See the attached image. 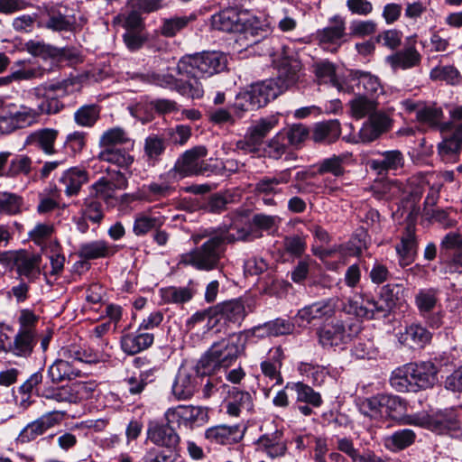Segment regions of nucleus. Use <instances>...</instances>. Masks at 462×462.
Here are the masks:
<instances>
[{"label":"nucleus","instance_id":"nucleus-1","mask_svg":"<svg viewBox=\"0 0 462 462\" xmlns=\"http://www.w3.org/2000/svg\"><path fill=\"white\" fill-rule=\"evenodd\" d=\"M254 236L245 228L237 229L236 234L222 228H206L192 236V241L200 245L180 256V263L190 265L199 271H213L222 267L221 261L225 256L226 244L236 241H251Z\"/></svg>","mask_w":462,"mask_h":462},{"label":"nucleus","instance_id":"nucleus-2","mask_svg":"<svg viewBox=\"0 0 462 462\" xmlns=\"http://www.w3.org/2000/svg\"><path fill=\"white\" fill-rule=\"evenodd\" d=\"M248 337L245 330L213 343L198 362L197 373L200 376L210 375L217 369L232 365L244 353Z\"/></svg>","mask_w":462,"mask_h":462},{"label":"nucleus","instance_id":"nucleus-3","mask_svg":"<svg viewBox=\"0 0 462 462\" xmlns=\"http://www.w3.org/2000/svg\"><path fill=\"white\" fill-rule=\"evenodd\" d=\"M60 355L61 358L48 368V375L54 383L79 377L82 374V365L100 361L97 354L91 349L76 345L61 348Z\"/></svg>","mask_w":462,"mask_h":462},{"label":"nucleus","instance_id":"nucleus-4","mask_svg":"<svg viewBox=\"0 0 462 462\" xmlns=\"http://www.w3.org/2000/svg\"><path fill=\"white\" fill-rule=\"evenodd\" d=\"M438 372L430 361L407 364L393 371L391 384L400 392L430 388L438 382Z\"/></svg>","mask_w":462,"mask_h":462},{"label":"nucleus","instance_id":"nucleus-5","mask_svg":"<svg viewBox=\"0 0 462 462\" xmlns=\"http://www.w3.org/2000/svg\"><path fill=\"white\" fill-rule=\"evenodd\" d=\"M226 57L217 51H204L182 57L177 65L180 75L189 78L191 82L200 78L211 77L226 68Z\"/></svg>","mask_w":462,"mask_h":462},{"label":"nucleus","instance_id":"nucleus-6","mask_svg":"<svg viewBox=\"0 0 462 462\" xmlns=\"http://www.w3.org/2000/svg\"><path fill=\"white\" fill-rule=\"evenodd\" d=\"M282 92V88L275 79H271L252 84L249 89L236 96L233 105L234 112L238 117H242L244 112L266 106Z\"/></svg>","mask_w":462,"mask_h":462},{"label":"nucleus","instance_id":"nucleus-7","mask_svg":"<svg viewBox=\"0 0 462 462\" xmlns=\"http://www.w3.org/2000/svg\"><path fill=\"white\" fill-rule=\"evenodd\" d=\"M356 404L364 416L376 421L395 420L407 411L406 403L396 395L377 394L368 398H359Z\"/></svg>","mask_w":462,"mask_h":462},{"label":"nucleus","instance_id":"nucleus-8","mask_svg":"<svg viewBox=\"0 0 462 462\" xmlns=\"http://www.w3.org/2000/svg\"><path fill=\"white\" fill-rule=\"evenodd\" d=\"M36 122L34 108L0 98V133L11 134Z\"/></svg>","mask_w":462,"mask_h":462},{"label":"nucleus","instance_id":"nucleus-9","mask_svg":"<svg viewBox=\"0 0 462 462\" xmlns=\"http://www.w3.org/2000/svg\"><path fill=\"white\" fill-rule=\"evenodd\" d=\"M393 123L388 112L377 108L363 124L357 135L345 136L344 140L353 143L374 142L382 134L389 132L393 127Z\"/></svg>","mask_w":462,"mask_h":462},{"label":"nucleus","instance_id":"nucleus-10","mask_svg":"<svg viewBox=\"0 0 462 462\" xmlns=\"http://www.w3.org/2000/svg\"><path fill=\"white\" fill-rule=\"evenodd\" d=\"M168 423L183 424L184 426H201L208 421V410L200 406L179 405L169 409L165 413Z\"/></svg>","mask_w":462,"mask_h":462},{"label":"nucleus","instance_id":"nucleus-11","mask_svg":"<svg viewBox=\"0 0 462 462\" xmlns=\"http://www.w3.org/2000/svg\"><path fill=\"white\" fill-rule=\"evenodd\" d=\"M439 256L454 272L462 273V235L457 232L448 233L440 242Z\"/></svg>","mask_w":462,"mask_h":462},{"label":"nucleus","instance_id":"nucleus-12","mask_svg":"<svg viewBox=\"0 0 462 462\" xmlns=\"http://www.w3.org/2000/svg\"><path fill=\"white\" fill-rule=\"evenodd\" d=\"M62 419V413L50 411L37 420L28 423L19 433L16 442L20 444L29 443L45 433L49 429L56 426Z\"/></svg>","mask_w":462,"mask_h":462},{"label":"nucleus","instance_id":"nucleus-13","mask_svg":"<svg viewBox=\"0 0 462 462\" xmlns=\"http://www.w3.org/2000/svg\"><path fill=\"white\" fill-rule=\"evenodd\" d=\"M337 301L334 299H326L316 301L300 309L295 316V322L305 327L315 320L328 319L335 313Z\"/></svg>","mask_w":462,"mask_h":462},{"label":"nucleus","instance_id":"nucleus-14","mask_svg":"<svg viewBox=\"0 0 462 462\" xmlns=\"http://www.w3.org/2000/svg\"><path fill=\"white\" fill-rule=\"evenodd\" d=\"M207 154L208 150L203 145H198L187 150L176 161L170 174L179 179L196 174L199 160L206 157Z\"/></svg>","mask_w":462,"mask_h":462},{"label":"nucleus","instance_id":"nucleus-15","mask_svg":"<svg viewBox=\"0 0 462 462\" xmlns=\"http://www.w3.org/2000/svg\"><path fill=\"white\" fill-rule=\"evenodd\" d=\"M10 261L13 263L16 273L20 276L26 277L29 282L34 281L40 274L42 256L38 254L20 250L10 254Z\"/></svg>","mask_w":462,"mask_h":462},{"label":"nucleus","instance_id":"nucleus-16","mask_svg":"<svg viewBox=\"0 0 462 462\" xmlns=\"http://www.w3.org/2000/svg\"><path fill=\"white\" fill-rule=\"evenodd\" d=\"M152 82L162 88L175 89L180 95L192 99L200 98L204 94L202 84L199 81L191 82V80H188L183 82L170 74L154 75Z\"/></svg>","mask_w":462,"mask_h":462},{"label":"nucleus","instance_id":"nucleus-17","mask_svg":"<svg viewBox=\"0 0 462 462\" xmlns=\"http://www.w3.org/2000/svg\"><path fill=\"white\" fill-rule=\"evenodd\" d=\"M347 311L356 317L372 319L379 316H385L387 305L383 304L380 299L375 300L370 295H363L358 299L349 300Z\"/></svg>","mask_w":462,"mask_h":462},{"label":"nucleus","instance_id":"nucleus-18","mask_svg":"<svg viewBox=\"0 0 462 462\" xmlns=\"http://www.w3.org/2000/svg\"><path fill=\"white\" fill-rule=\"evenodd\" d=\"M440 291L437 288H423L420 289L415 295V305L423 318L429 319V325L432 328H439L440 326V319L439 317H431L430 314L435 310L439 304Z\"/></svg>","mask_w":462,"mask_h":462},{"label":"nucleus","instance_id":"nucleus-19","mask_svg":"<svg viewBox=\"0 0 462 462\" xmlns=\"http://www.w3.org/2000/svg\"><path fill=\"white\" fill-rule=\"evenodd\" d=\"M377 158L370 159V169L378 175H386L390 171H396L404 166L405 158L400 150H388L376 152Z\"/></svg>","mask_w":462,"mask_h":462},{"label":"nucleus","instance_id":"nucleus-20","mask_svg":"<svg viewBox=\"0 0 462 462\" xmlns=\"http://www.w3.org/2000/svg\"><path fill=\"white\" fill-rule=\"evenodd\" d=\"M91 391L92 388L88 383L79 382L57 389L44 388L40 394L60 402H77L78 400L87 397Z\"/></svg>","mask_w":462,"mask_h":462},{"label":"nucleus","instance_id":"nucleus-21","mask_svg":"<svg viewBox=\"0 0 462 462\" xmlns=\"http://www.w3.org/2000/svg\"><path fill=\"white\" fill-rule=\"evenodd\" d=\"M197 369L181 365L176 374L172 383V394L178 400H187L190 398L197 389Z\"/></svg>","mask_w":462,"mask_h":462},{"label":"nucleus","instance_id":"nucleus-22","mask_svg":"<svg viewBox=\"0 0 462 462\" xmlns=\"http://www.w3.org/2000/svg\"><path fill=\"white\" fill-rule=\"evenodd\" d=\"M386 61L394 70H405L420 66L421 55L415 47V40L411 39V42L403 49L387 56Z\"/></svg>","mask_w":462,"mask_h":462},{"label":"nucleus","instance_id":"nucleus-23","mask_svg":"<svg viewBox=\"0 0 462 462\" xmlns=\"http://www.w3.org/2000/svg\"><path fill=\"white\" fill-rule=\"evenodd\" d=\"M245 18L236 9L227 8L212 16V26L218 31L239 32L245 28Z\"/></svg>","mask_w":462,"mask_h":462},{"label":"nucleus","instance_id":"nucleus-24","mask_svg":"<svg viewBox=\"0 0 462 462\" xmlns=\"http://www.w3.org/2000/svg\"><path fill=\"white\" fill-rule=\"evenodd\" d=\"M59 131L53 128H42L31 133L25 139L24 144L41 150L46 155L56 153L55 143Z\"/></svg>","mask_w":462,"mask_h":462},{"label":"nucleus","instance_id":"nucleus-25","mask_svg":"<svg viewBox=\"0 0 462 462\" xmlns=\"http://www.w3.org/2000/svg\"><path fill=\"white\" fill-rule=\"evenodd\" d=\"M346 36V23L339 16L332 18L328 26L317 32V39L323 45L329 44L338 47L345 42Z\"/></svg>","mask_w":462,"mask_h":462},{"label":"nucleus","instance_id":"nucleus-26","mask_svg":"<svg viewBox=\"0 0 462 462\" xmlns=\"http://www.w3.org/2000/svg\"><path fill=\"white\" fill-rule=\"evenodd\" d=\"M319 340L323 347H333L346 344L350 335L340 321L324 326L319 330Z\"/></svg>","mask_w":462,"mask_h":462},{"label":"nucleus","instance_id":"nucleus-27","mask_svg":"<svg viewBox=\"0 0 462 462\" xmlns=\"http://www.w3.org/2000/svg\"><path fill=\"white\" fill-rule=\"evenodd\" d=\"M89 180L88 172L79 167H72L62 172L59 183L64 188V193L68 197L79 193L82 185Z\"/></svg>","mask_w":462,"mask_h":462},{"label":"nucleus","instance_id":"nucleus-28","mask_svg":"<svg viewBox=\"0 0 462 462\" xmlns=\"http://www.w3.org/2000/svg\"><path fill=\"white\" fill-rule=\"evenodd\" d=\"M169 424L150 422L147 430L148 439L158 446L174 448L179 443V436Z\"/></svg>","mask_w":462,"mask_h":462},{"label":"nucleus","instance_id":"nucleus-29","mask_svg":"<svg viewBox=\"0 0 462 462\" xmlns=\"http://www.w3.org/2000/svg\"><path fill=\"white\" fill-rule=\"evenodd\" d=\"M294 328L293 324L282 319H276L268 321L263 325L254 327L252 329L246 330L250 337H279L289 335L292 333Z\"/></svg>","mask_w":462,"mask_h":462},{"label":"nucleus","instance_id":"nucleus-30","mask_svg":"<svg viewBox=\"0 0 462 462\" xmlns=\"http://www.w3.org/2000/svg\"><path fill=\"white\" fill-rule=\"evenodd\" d=\"M460 423L456 411L452 409L439 411L431 415L430 430L439 434L457 431Z\"/></svg>","mask_w":462,"mask_h":462},{"label":"nucleus","instance_id":"nucleus-31","mask_svg":"<svg viewBox=\"0 0 462 462\" xmlns=\"http://www.w3.org/2000/svg\"><path fill=\"white\" fill-rule=\"evenodd\" d=\"M341 134L340 123L338 120H328L316 124L311 138L315 143L326 144L336 142Z\"/></svg>","mask_w":462,"mask_h":462},{"label":"nucleus","instance_id":"nucleus-32","mask_svg":"<svg viewBox=\"0 0 462 462\" xmlns=\"http://www.w3.org/2000/svg\"><path fill=\"white\" fill-rule=\"evenodd\" d=\"M36 332L24 329L19 330L14 338V342L9 345L8 351L16 356L28 357L32 353L36 343Z\"/></svg>","mask_w":462,"mask_h":462},{"label":"nucleus","instance_id":"nucleus-33","mask_svg":"<svg viewBox=\"0 0 462 462\" xmlns=\"http://www.w3.org/2000/svg\"><path fill=\"white\" fill-rule=\"evenodd\" d=\"M417 242L415 236V228L409 225L405 234L402 237L401 244L396 246V251L400 256V265H409L414 260L416 254Z\"/></svg>","mask_w":462,"mask_h":462},{"label":"nucleus","instance_id":"nucleus-34","mask_svg":"<svg viewBox=\"0 0 462 462\" xmlns=\"http://www.w3.org/2000/svg\"><path fill=\"white\" fill-rule=\"evenodd\" d=\"M352 79L357 80L358 93L366 97H374L383 93V87L379 79L370 72L355 70L351 72Z\"/></svg>","mask_w":462,"mask_h":462},{"label":"nucleus","instance_id":"nucleus-35","mask_svg":"<svg viewBox=\"0 0 462 462\" xmlns=\"http://www.w3.org/2000/svg\"><path fill=\"white\" fill-rule=\"evenodd\" d=\"M349 113L356 120L370 117V115L378 108V102L374 97H368L361 93L356 95L348 103Z\"/></svg>","mask_w":462,"mask_h":462},{"label":"nucleus","instance_id":"nucleus-36","mask_svg":"<svg viewBox=\"0 0 462 462\" xmlns=\"http://www.w3.org/2000/svg\"><path fill=\"white\" fill-rule=\"evenodd\" d=\"M166 143L163 134H151L144 139V156L150 165L153 166L161 160L166 151Z\"/></svg>","mask_w":462,"mask_h":462},{"label":"nucleus","instance_id":"nucleus-37","mask_svg":"<svg viewBox=\"0 0 462 462\" xmlns=\"http://www.w3.org/2000/svg\"><path fill=\"white\" fill-rule=\"evenodd\" d=\"M153 334L139 333L137 335H125L121 338V348L128 355H135L153 343Z\"/></svg>","mask_w":462,"mask_h":462},{"label":"nucleus","instance_id":"nucleus-38","mask_svg":"<svg viewBox=\"0 0 462 462\" xmlns=\"http://www.w3.org/2000/svg\"><path fill=\"white\" fill-rule=\"evenodd\" d=\"M195 294L194 288L189 284L185 287L169 286L160 290L162 300L167 304H183L189 301Z\"/></svg>","mask_w":462,"mask_h":462},{"label":"nucleus","instance_id":"nucleus-39","mask_svg":"<svg viewBox=\"0 0 462 462\" xmlns=\"http://www.w3.org/2000/svg\"><path fill=\"white\" fill-rule=\"evenodd\" d=\"M216 310L221 319L232 323L240 324L246 315L244 304L236 300L219 304Z\"/></svg>","mask_w":462,"mask_h":462},{"label":"nucleus","instance_id":"nucleus-40","mask_svg":"<svg viewBox=\"0 0 462 462\" xmlns=\"http://www.w3.org/2000/svg\"><path fill=\"white\" fill-rule=\"evenodd\" d=\"M239 32L248 41V45H253L264 40L269 35L270 27L258 20L245 18V28Z\"/></svg>","mask_w":462,"mask_h":462},{"label":"nucleus","instance_id":"nucleus-41","mask_svg":"<svg viewBox=\"0 0 462 462\" xmlns=\"http://www.w3.org/2000/svg\"><path fill=\"white\" fill-rule=\"evenodd\" d=\"M123 145L122 149L117 147V166L128 167L134 162V156L130 153L134 146V140L123 129L117 127V145Z\"/></svg>","mask_w":462,"mask_h":462},{"label":"nucleus","instance_id":"nucleus-42","mask_svg":"<svg viewBox=\"0 0 462 462\" xmlns=\"http://www.w3.org/2000/svg\"><path fill=\"white\" fill-rule=\"evenodd\" d=\"M431 338L430 333L420 325H411L401 335L400 341L410 346H422Z\"/></svg>","mask_w":462,"mask_h":462},{"label":"nucleus","instance_id":"nucleus-43","mask_svg":"<svg viewBox=\"0 0 462 462\" xmlns=\"http://www.w3.org/2000/svg\"><path fill=\"white\" fill-rule=\"evenodd\" d=\"M416 434L412 430L403 429L393 432L384 440L385 447L393 451L404 449L413 444Z\"/></svg>","mask_w":462,"mask_h":462},{"label":"nucleus","instance_id":"nucleus-44","mask_svg":"<svg viewBox=\"0 0 462 462\" xmlns=\"http://www.w3.org/2000/svg\"><path fill=\"white\" fill-rule=\"evenodd\" d=\"M289 388L296 393L299 402H305L314 407H319L322 403L320 394L303 383H288L286 389Z\"/></svg>","mask_w":462,"mask_h":462},{"label":"nucleus","instance_id":"nucleus-45","mask_svg":"<svg viewBox=\"0 0 462 462\" xmlns=\"http://www.w3.org/2000/svg\"><path fill=\"white\" fill-rule=\"evenodd\" d=\"M99 147L101 161L116 162V128H110L101 135Z\"/></svg>","mask_w":462,"mask_h":462},{"label":"nucleus","instance_id":"nucleus-46","mask_svg":"<svg viewBox=\"0 0 462 462\" xmlns=\"http://www.w3.org/2000/svg\"><path fill=\"white\" fill-rule=\"evenodd\" d=\"M314 72L320 82L330 83L339 91H342L343 87L336 78V68L332 62L322 60L315 63Z\"/></svg>","mask_w":462,"mask_h":462},{"label":"nucleus","instance_id":"nucleus-47","mask_svg":"<svg viewBox=\"0 0 462 462\" xmlns=\"http://www.w3.org/2000/svg\"><path fill=\"white\" fill-rule=\"evenodd\" d=\"M95 196L106 202L108 207L116 206V184L104 178L100 179L92 186Z\"/></svg>","mask_w":462,"mask_h":462},{"label":"nucleus","instance_id":"nucleus-48","mask_svg":"<svg viewBox=\"0 0 462 462\" xmlns=\"http://www.w3.org/2000/svg\"><path fill=\"white\" fill-rule=\"evenodd\" d=\"M286 137L287 136L285 132L281 131L276 134L267 142L264 147L265 154L268 157L275 160L280 159L283 154L286 153L290 145Z\"/></svg>","mask_w":462,"mask_h":462},{"label":"nucleus","instance_id":"nucleus-49","mask_svg":"<svg viewBox=\"0 0 462 462\" xmlns=\"http://www.w3.org/2000/svg\"><path fill=\"white\" fill-rule=\"evenodd\" d=\"M99 108L97 105H85L74 113L75 123L82 127H92L99 117Z\"/></svg>","mask_w":462,"mask_h":462},{"label":"nucleus","instance_id":"nucleus-50","mask_svg":"<svg viewBox=\"0 0 462 462\" xmlns=\"http://www.w3.org/2000/svg\"><path fill=\"white\" fill-rule=\"evenodd\" d=\"M32 161L27 155H17L13 158L5 171V177L16 178L19 175L28 176L32 171Z\"/></svg>","mask_w":462,"mask_h":462},{"label":"nucleus","instance_id":"nucleus-51","mask_svg":"<svg viewBox=\"0 0 462 462\" xmlns=\"http://www.w3.org/2000/svg\"><path fill=\"white\" fill-rule=\"evenodd\" d=\"M315 172L300 171L296 172L293 178V183L290 187V193L309 194L315 189V184L310 181V179L315 176Z\"/></svg>","mask_w":462,"mask_h":462},{"label":"nucleus","instance_id":"nucleus-52","mask_svg":"<svg viewBox=\"0 0 462 462\" xmlns=\"http://www.w3.org/2000/svg\"><path fill=\"white\" fill-rule=\"evenodd\" d=\"M281 356H282V350L280 347L275 348L273 358L274 359L273 362L270 360H265L261 363V370L262 373L264 374V376L275 380L274 384H282V378L279 372V367L281 365Z\"/></svg>","mask_w":462,"mask_h":462},{"label":"nucleus","instance_id":"nucleus-53","mask_svg":"<svg viewBox=\"0 0 462 462\" xmlns=\"http://www.w3.org/2000/svg\"><path fill=\"white\" fill-rule=\"evenodd\" d=\"M79 256L85 259L105 257L108 254V246L102 240L86 243L80 245Z\"/></svg>","mask_w":462,"mask_h":462},{"label":"nucleus","instance_id":"nucleus-54","mask_svg":"<svg viewBox=\"0 0 462 462\" xmlns=\"http://www.w3.org/2000/svg\"><path fill=\"white\" fill-rule=\"evenodd\" d=\"M190 21L191 18L187 16H175L163 19L160 32L165 37H174L179 32L184 29Z\"/></svg>","mask_w":462,"mask_h":462},{"label":"nucleus","instance_id":"nucleus-55","mask_svg":"<svg viewBox=\"0 0 462 462\" xmlns=\"http://www.w3.org/2000/svg\"><path fill=\"white\" fill-rule=\"evenodd\" d=\"M162 134L166 142L182 146L190 138L191 129L189 125H179L176 127L166 129Z\"/></svg>","mask_w":462,"mask_h":462},{"label":"nucleus","instance_id":"nucleus-56","mask_svg":"<svg viewBox=\"0 0 462 462\" xmlns=\"http://www.w3.org/2000/svg\"><path fill=\"white\" fill-rule=\"evenodd\" d=\"M461 147L448 137L443 139L438 145V152L444 162L454 163L458 161Z\"/></svg>","mask_w":462,"mask_h":462},{"label":"nucleus","instance_id":"nucleus-57","mask_svg":"<svg viewBox=\"0 0 462 462\" xmlns=\"http://www.w3.org/2000/svg\"><path fill=\"white\" fill-rule=\"evenodd\" d=\"M442 117L443 112L441 108L435 106H421L416 115V118L419 122L427 124L430 126L439 125Z\"/></svg>","mask_w":462,"mask_h":462},{"label":"nucleus","instance_id":"nucleus-58","mask_svg":"<svg viewBox=\"0 0 462 462\" xmlns=\"http://www.w3.org/2000/svg\"><path fill=\"white\" fill-rule=\"evenodd\" d=\"M343 162L344 157L343 156H332L330 158H327L322 160L318 164V174H325V173H331L336 177H339L343 175L344 173V168H343Z\"/></svg>","mask_w":462,"mask_h":462},{"label":"nucleus","instance_id":"nucleus-59","mask_svg":"<svg viewBox=\"0 0 462 462\" xmlns=\"http://www.w3.org/2000/svg\"><path fill=\"white\" fill-rule=\"evenodd\" d=\"M403 293V287L401 284H386L381 290L380 300L387 305V313L395 306Z\"/></svg>","mask_w":462,"mask_h":462},{"label":"nucleus","instance_id":"nucleus-60","mask_svg":"<svg viewBox=\"0 0 462 462\" xmlns=\"http://www.w3.org/2000/svg\"><path fill=\"white\" fill-rule=\"evenodd\" d=\"M22 199L14 193H0V213L14 215L20 212Z\"/></svg>","mask_w":462,"mask_h":462},{"label":"nucleus","instance_id":"nucleus-61","mask_svg":"<svg viewBox=\"0 0 462 462\" xmlns=\"http://www.w3.org/2000/svg\"><path fill=\"white\" fill-rule=\"evenodd\" d=\"M430 76L433 80H445L451 85L457 84L460 79L458 70L453 66L435 67L430 70Z\"/></svg>","mask_w":462,"mask_h":462},{"label":"nucleus","instance_id":"nucleus-62","mask_svg":"<svg viewBox=\"0 0 462 462\" xmlns=\"http://www.w3.org/2000/svg\"><path fill=\"white\" fill-rule=\"evenodd\" d=\"M277 116H269L256 121L248 129L262 142L264 137L278 125Z\"/></svg>","mask_w":462,"mask_h":462},{"label":"nucleus","instance_id":"nucleus-63","mask_svg":"<svg viewBox=\"0 0 462 462\" xmlns=\"http://www.w3.org/2000/svg\"><path fill=\"white\" fill-rule=\"evenodd\" d=\"M307 248L306 241L300 236H286L283 240V250L293 257H301Z\"/></svg>","mask_w":462,"mask_h":462},{"label":"nucleus","instance_id":"nucleus-64","mask_svg":"<svg viewBox=\"0 0 462 462\" xmlns=\"http://www.w3.org/2000/svg\"><path fill=\"white\" fill-rule=\"evenodd\" d=\"M54 226L51 223H38L29 232V237L38 245H44L52 236Z\"/></svg>","mask_w":462,"mask_h":462}]
</instances>
